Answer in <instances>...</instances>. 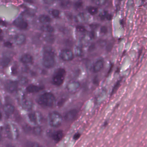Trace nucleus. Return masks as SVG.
Returning a JSON list of instances; mask_svg holds the SVG:
<instances>
[{
    "mask_svg": "<svg viewBox=\"0 0 147 147\" xmlns=\"http://www.w3.org/2000/svg\"><path fill=\"white\" fill-rule=\"evenodd\" d=\"M56 100L51 93L43 92L36 101L39 104L44 106H55L56 103L57 105L60 106L62 104L63 101L62 100Z\"/></svg>",
    "mask_w": 147,
    "mask_h": 147,
    "instance_id": "nucleus-1",
    "label": "nucleus"
},
{
    "mask_svg": "<svg viewBox=\"0 0 147 147\" xmlns=\"http://www.w3.org/2000/svg\"><path fill=\"white\" fill-rule=\"evenodd\" d=\"M65 72L63 69H60L58 70V73L55 75L53 79V84L59 85L62 82L63 74Z\"/></svg>",
    "mask_w": 147,
    "mask_h": 147,
    "instance_id": "nucleus-2",
    "label": "nucleus"
},
{
    "mask_svg": "<svg viewBox=\"0 0 147 147\" xmlns=\"http://www.w3.org/2000/svg\"><path fill=\"white\" fill-rule=\"evenodd\" d=\"M60 57L64 60H71L73 58L72 54L70 51H63V54L60 53Z\"/></svg>",
    "mask_w": 147,
    "mask_h": 147,
    "instance_id": "nucleus-3",
    "label": "nucleus"
},
{
    "mask_svg": "<svg viewBox=\"0 0 147 147\" xmlns=\"http://www.w3.org/2000/svg\"><path fill=\"white\" fill-rule=\"evenodd\" d=\"M99 17L102 20L107 19L111 20V16L108 14L106 11H104L103 13H100L99 15Z\"/></svg>",
    "mask_w": 147,
    "mask_h": 147,
    "instance_id": "nucleus-4",
    "label": "nucleus"
},
{
    "mask_svg": "<svg viewBox=\"0 0 147 147\" xmlns=\"http://www.w3.org/2000/svg\"><path fill=\"white\" fill-rule=\"evenodd\" d=\"M62 131H59L57 132H55L53 134L49 136L52 137L53 138L55 141L59 140L62 136Z\"/></svg>",
    "mask_w": 147,
    "mask_h": 147,
    "instance_id": "nucleus-5",
    "label": "nucleus"
},
{
    "mask_svg": "<svg viewBox=\"0 0 147 147\" xmlns=\"http://www.w3.org/2000/svg\"><path fill=\"white\" fill-rule=\"evenodd\" d=\"M44 86H42L39 88L34 86L32 85L29 86L26 88L28 92H36L38 91L40 89H42L43 88Z\"/></svg>",
    "mask_w": 147,
    "mask_h": 147,
    "instance_id": "nucleus-6",
    "label": "nucleus"
},
{
    "mask_svg": "<svg viewBox=\"0 0 147 147\" xmlns=\"http://www.w3.org/2000/svg\"><path fill=\"white\" fill-rule=\"evenodd\" d=\"M53 53H52V55L51 53H50V55H51V60L49 61L47 60V62L45 63V66L46 68H50L51 67L53 66V63H51V62H53V60L52 59L53 58V56H52V55Z\"/></svg>",
    "mask_w": 147,
    "mask_h": 147,
    "instance_id": "nucleus-7",
    "label": "nucleus"
},
{
    "mask_svg": "<svg viewBox=\"0 0 147 147\" xmlns=\"http://www.w3.org/2000/svg\"><path fill=\"white\" fill-rule=\"evenodd\" d=\"M87 9L88 12L92 15L97 13V9L91 7H87Z\"/></svg>",
    "mask_w": 147,
    "mask_h": 147,
    "instance_id": "nucleus-8",
    "label": "nucleus"
},
{
    "mask_svg": "<svg viewBox=\"0 0 147 147\" xmlns=\"http://www.w3.org/2000/svg\"><path fill=\"white\" fill-rule=\"evenodd\" d=\"M103 60L102 59H100L97 61L96 63V64L95 66L93 67V70H95L96 69V67L98 68H100L103 67Z\"/></svg>",
    "mask_w": 147,
    "mask_h": 147,
    "instance_id": "nucleus-9",
    "label": "nucleus"
},
{
    "mask_svg": "<svg viewBox=\"0 0 147 147\" xmlns=\"http://www.w3.org/2000/svg\"><path fill=\"white\" fill-rule=\"evenodd\" d=\"M25 60V62H30L31 61V57L29 55H26L25 57L21 59V61L23 62H25L24 60Z\"/></svg>",
    "mask_w": 147,
    "mask_h": 147,
    "instance_id": "nucleus-10",
    "label": "nucleus"
},
{
    "mask_svg": "<svg viewBox=\"0 0 147 147\" xmlns=\"http://www.w3.org/2000/svg\"><path fill=\"white\" fill-rule=\"evenodd\" d=\"M27 26V24L26 22H22L19 24V27L22 28H26Z\"/></svg>",
    "mask_w": 147,
    "mask_h": 147,
    "instance_id": "nucleus-11",
    "label": "nucleus"
},
{
    "mask_svg": "<svg viewBox=\"0 0 147 147\" xmlns=\"http://www.w3.org/2000/svg\"><path fill=\"white\" fill-rule=\"evenodd\" d=\"M77 30L79 29L80 32H85V30L84 27L82 25H78L76 27Z\"/></svg>",
    "mask_w": 147,
    "mask_h": 147,
    "instance_id": "nucleus-12",
    "label": "nucleus"
},
{
    "mask_svg": "<svg viewBox=\"0 0 147 147\" xmlns=\"http://www.w3.org/2000/svg\"><path fill=\"white\" fill-rule=\"evenodd\" d=\"M52 12V14L55 17H57L59 14L58 11L56 10H51V11Z\"/></svg>",
    "mask_w": 147,
    "mask_h": 147,
    "instance_id": "nucleus-13",
    "label": "nucleus"
},
{
    "mask_svg": "<svg viewBox=\"0 0 147 147\" xmlns=\"http://www.w3.org/2000/svg\"><path fill=\"white\" fill-rule=\"evenodd\" d=\"M23 106L24 107H26L28 109H31V107L30 106V103L29 102L26 101L25 102L24 104L23 105Z\"/></svg>",
    "mask_w": 147,
    "mask_h": 147,
    "instance_id": "nucleus-14",
    "label": "nucleus"
},
{
    "mask_svg": "<svg viewBox=\"0 0 147 147\" xmlns=\"http://www.w3.org/2000/svg\"><path fill=\"white\" fill-rule=\"evenodd\" d=\"M80 134L78 133H76L73 137V138L75 140H78L80 137Z\"/></svg>",
    "mask_w": 147,
    "mask_h": 147,
    "instance_id": "nucleus-15",
    "label": "nucleus"
},
{
    "mask_svg": "<svg viewBox=\"0 0 147 147\" xmlns=\"http://www.w3.org/2000/svg\"><path fill=\"white\" fill-rule=\"evenodd\" d=\"M121 80H118L116 84L115 85L114 89H116L119 86H120V83Z\"/></svg>",
    "mask_w": 147,
    "mask_h": 147,
    "instance_id": "nucleus-16",
    "label": "nucleus"
},
{
    "mask_svg": "<svg viewBox=\"0 0 147 147\" xmlns=\"http://www.w3.org/2000/svg\"><path fill=\"white\" fill-rule=\"evenodd\" d=\"M95 35V33L94 32H91L89 34V36L90 38V39L92 40L93 38H94Z\"/></svg>",
    "mask_w": 147,
    "mask_h": 147,
    "instance_id": "nucleus-17",
    "label": "nucleus"
},
{
    "mask_svg": "<svg viewBox=\"0 0 147 147\" xmlns=\"http://www.w3.org/2000/svg\"><path fill=\"white\" fill-rule=\"evenodd\" d=\"M98 26V25L95 24H92L90 25V27L92 29H95L97 28Z\"/></svg>",
    "mask_w": 147,
    "mask_h": 147,
    "instance_id": "nucleus-18",
    "label": "nucleus"
},
{
    "mask_svg": "<svg viewBox=\"0 0 147 147\" xmlns=\"http://www.w3.org/2000/svg\"><path fill=\"white\" fill-rule=\"evenodd\" d=\"M101 30L102 32L105 33L107 31V28L105 26L102 27L101 28Z\"/></svg>",
    "mask_w": 147,
    "mask_h": 147,
    "instance_id": "nucleus-19",
    "label": "nucleus"
},
{
    "mask_svg": "<svg viewBox=\"0 0 147 147\" xmlns=\"http://www.w3.org/2000/svg\"><path fill=\"white\" fill-rule=\"evenodd\" d=\"M11 43H10L8 42H7L5 43V46L8 47H11Z\"/></svg>",
    "mask_w": 147,
    "mask_h": 147,
    "instance_id": "nucleus-20",
    "label": "nucleus"
},
{
    "mask_svg": "<svg viewBox=\"0 0 147 147\" xmlns=\"http://www.w3.org/2000/svg\"><path fill=\"white\" fill-rule=\"evenodd\" d=\"M75 5L77 7H79L82 6V3L81 2H78L76 3Z\"/></svg>",
    "mask_w": 147,
    "mask_h": 147,
    "instance_id": "nucleus-21",
    "label": "nucleus"
},
{
    "mask_svg": "<svg viewBox=\"0 0 147 147\" xmlns=\"http://www.w3.org/2000/svg\"><path fill=\"white\" fill-rule=\"evenodd\" d=\"M29 118L31 119H34V115L33 114H29Z\"/></svg>",
    "mask_w": 147,
    "mask_h": 147,
    "instance_id": "nucleus-22",
    "label": "nucleus"
},
{
    "mask_svg": "<svg viewBox=\"0 0 147 147\" xmlns=\"http://www.w3.org/2000/svg\"><path fill=\"white\" fill-rule=\"evenodd\" d=\"M0 24L3 26L5 25L6 23L4 22L3 21L0 19Z\"/></svg>",
    "mask_w": 147,
    "mask_h": 147,
    "instance_id": "nucleus-23",
    "label": "nucleus"
},
{
    "mask_svg": "<svg viewBox=\"0 0 147 147\" xmlns=\"http://www.w3.org/2000/svg\"><path fill=\"white\" fill-rule=\"evenodd\" d=\"M43 18H44V20L45 21H48L49 20V18L48 17H44L43 16Z\"/></svg>",
    "mask_w": 147,
    "mask_h": 147,
    "instance_id": "nucleus-24",
    "label": "nucleus"
},
{
    "mask_svg": "<svg viewBox=\"0 0 147 147\" xmlns=\"http://www.w3.org/2000/svg\"><path fill=\"white\" fill-rule=\"evenodd\" d=\"M18 21V20H15V21L14 22L13 24H14L15 25H17L16 23L15 22H16Z\"/></svg>",
    "mask_w": 147,
    "mask_h": 147,
    "instance_id": "nucleus-25",
    "label": "nucleus"
},
{
    "mask_svg": "<svg viewBox=\"0 0 147 147\" xmlns=\"http://www.w3.org/2000/svg\"><path fill=\"white\" fill-rule=\"evenodd\" d=\"M11 70H12V72L14 73V71H15V69L13 67L11 68Z\"/></svg>",
    "mask_w": 147,
    "mask_h": 147,
    "instance_id": "nucleus-26",
    "label": "nucleus"
},
{
    "mask_svg": "<svg viewBox=\"0 0 147 147\" xmlns=\"http://www.w3.org/2000/svg\"><path fill=\"white\" fill-rule=\"evenodd\" d=\"M145 0H141V2L142 4H143L145 1Z\"/></svg>",
    "mask_w": 147,
    "mask_h": 147,
    "instance_id": "nucleus-27",
    "label": "nucleus"
},
{
    "mask_svg": "<svg viewBox=\"0 0 147 147\" xmlns=\"http://www.w3.org/2000/svg\"><path fill=\"white\" fill-rule=\"evenodd\" d=\"M99 3V0H97L96 4L98 5Z\"/></svg>",
    "mask_w": 147,
    "mask_h": 147,
    "instance_id": "nucleus-28",
    "label": "nucleus"
},
{
    "mask_svg": "<svg viewBox=\"0 0 147 147\" xmlns=\"http://www.w3.org/2000/svg\"><path fill=\"white\" fill-rule=\"evenodd\" d=\"M120 24H122V21H121L120 22Z\"/></svg>",
    "mask_w": 147,
    "mask_h": 147,
    "instance_id": "nucleus-29",
    "label": "nucleus"
},
{
    "mask_svg": "<svg viewBox=\"0 0 147 147\" xmlns=\"http://www.w3.org/2000/svg\"><path fill=\"white\" fill-rule=\"evenodd\" d=\"M42 19H43V18H41L40 20H41Z\"/></svg>",
    "mask_w": 147,
    "mask_h": 147,
    "instance_id": "nucleus-30",
    "label": "nucleus"
},
{
    "mask_svg": "<svg viewBox=\"0 0 147 147\" xmlns=\"http://www.w3.org/2000/svg\"><path fill=\"white\" fill-rule=\"evenodd\" d=\"M52 30H49V31H52Z\"/></svg>",
    "mask_w": 147,
    "mask_h": 147,
    "instance_id": "nucleus-31",
    "label": "nucleus"
},
{
    "mask_svg": "<svg viewBox=\"0 0 147 147\" xmlns=\"http://www.w3.org/2000/svg\"><path fill=\"white\" fill-rule=\"evenodd\" d=\"M91 47H90V49H91Z\"/></svg>",
    "mask_w": 147,
    "mask_h": 147,
    "instance_id": "nucleus-32",
    "label": "nucleus"
},
{
    "mask_svg": "<svg viewBox=\"0 0 147 147\" xmlns=\"http://www.w3.org/2000/svg\"><path fill=\"white\" fill-rule=\"evenodd\" d=\"M80 52H81V50H80Z\"/></svg>",
    "mask_w": 147,
    "mask_h": 147,
    "instance_id": "nucleus-33",
    "label": "nucleus"
},
{
    "mask_svg": "<svg viewBox=\"0 0 147 147\" xmlns=\"http://www.w3.org/2000/svg\"><path fill=\"white\" fill-rule=\"evenodd\" d=\"M11 88V87H10V88Z\"/></svg>",
    "mask_w": 147,
    "mask_h": 147,
    "instance_id": "nucleus-34",
    "label": "nucleus"
}]
</instances>
